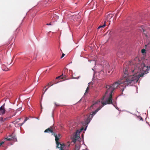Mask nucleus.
Masks as SVG:
<instances>
[{"mask_svg": "<svg viewBox=\"0 0 150 150\" xmlns=\"http://www.w3.org/2000/svg\"><path fill=\"white\" fill-rule=\"evenodd\" d=\"M129 62L128 66L124 64V79H120L116 81L112 86L114 90L119 87L123 92L127 86H131L137 83L140 77H142L146 74V70L147 67L144 64H142L140 66H135L134 64V61Z\"/></svg>", "mask_w": 150, "mask_h": 150, "instance_id": "1", "label": "nucleus"}, {"mask_svg": "<svg viewBox=\"0 0 150 150\" xmlns=\"http://www.w3.org/2000/svg\"><path fill=\"white\" fill-rule=\"evenodd\" d=\"M106 88L107 89L106 91L105 92V95L103 97L102 100H103L105 98L106 99V101L105 102L102 101V104L103 105L102 107L100 106L96 109L94 111L92 112V114H91L89 115V117L85 121L84 123H83V125L84 126L87 125L90 121V118L91 120L95 114L100 110L101 108L104 105L107 104H112V93L114 90V89L112 85H106Z\"/></svg>", "mask_w": 150, "mask_h": 150, "instance_id": "2", "label": "nucleus"}, {"mask_svg": "<svg viewBox=\"0 0 150 150\" xmlns=\"http://www.w3.org/2000/svg\"><path fill=\"white\" fill-rule=\"evenodd\" d=\"M55 141L56 142V147L57 148H59V150H63L65 149L66 147L65 144H61L58 141V139L56 137Z\"/></svg>", "mask_w": 150, "mask_h": 150, "instance_id": "3", "label": "nucleus"}, {"mask_svg": "<svg viewBox=\"0 0 150 150\" xmlns=\"http://www.w3.org/2000/svg\"><path fill=\"white\" fill-rule=\"evenodd\" d=\"M63 75V74H62V75L57 77L55 80L54 81L53 84H56L59 82L63 81V80H61V79H63L64 78V76H62Z\"/></svg>", "mask_w": 150, "mask_h": 150, "instance_id": "4", "label": "nucleus"}, {"mask_svg": "<svg viewBox=\"0 0 150 150\" xmlns=\"http://www.w3.org/2000/svg\"><path fill=\"white\" fill-rule=\"evenodd\" d=\"M5 139H6L7 140L9 141H11L14 140H15L16 141H17V140L16 138V137L15 135H14L13 134H12L11 135L8 136Z\"/></svg>", "mask_w": 150, "mask_h": 150, "instance_id": "5", "label": "nucleus"}, {"mask_svg": "<svg viewBox=\"0 0 150 150\" xmlns=\"http://www.w3.org/2000/svg\"><path fill=\"white\" fill-rule=\"evenodd\" d=\"M5 103L4 104L0 107V115H4L5 113V109L4 108Z\"/></svg>", "mask_w": 150, "mask_h": 150, "instance_id": "6", "label": "nucleus"}, {"mask_svg": "<svg viewBox=\"0 0 150 150\" xmlns=\"http://www.w3.org/2000/svg\"><path fill=\"white\" fill-rule=\"evenodd\" d=\"M100 100H98L95 103H93V104L90 106L89 109L91 110V108L95 109L97 106V105L98 104V103H100Z\"/></svg>", "mask_w": 150, "mask_h": 150, "instance_id": "7", "label": "nucleus"}, {"mask_svg": "<svg viewBox=\"0 0 150 150\" xmlns=\"http://www.w3.org/2000/svg\"><path fill=\"white\" fill-rule=\"evenodd\" d=\"M5 109L6 112L7 113H11L13 111V110L9 106H7Z\"/></svg>", "mask_w": 150, "mask_h": 150, "instance_id": "8", "label": "nucleus"}, {"mask_svg": "<svg viewBox=\"0 0 150 150\" xmlns=\"http://www.w3.org/2000/svg\"><path fill=\"white\" fill-rule=\"evenodd\" d=\"M44 132L46 133H52V134L53 135L54 133L52 129V127H51L50 128H48L47 129L45 130L44 131Z\"/></svg>", "mask_w": 150, "mask_h": 150, "instance_id": "9", "label": "nucleus"}, {"mask_svg": "<svg viewBox=\"0 0 150 150\" xmlns=\"http://www.w3.org/2000/svg\"><path fill=\"white\" fill-rule=\"evenodd\" d=\"M139 29L142 32H143L144 34L145 35L146 37H148V35H147V33L146 32V31L144 29V26H143L142 25L141 27H140L139 28Z\"/></svg>", "mask_w": 150, "mask_h": 150, "instance_id": "10", "label": "nucleus"}, {"mask_svg": "<svg viewBox=\"0 0 150 150\" xmlns=\"http://www.w3.org/2000/svg\"><path fill=\"white\" fill-rule=\"evenodd\" d=\"M113 16V14H112L110 13L108 14L106 17V20L105 21H106V22L108 21Z\"/></svg>", "mask_w": 150, "mask_h": 150, "instance_id": "11", "label": "nucleus"}, {"mask_svg": "<svg viewBox=\"0 0 150 150\" xmlns=\"http://www.w3.org/2000/svg\"><path fill=\"white\" fill-rule=\"evenodd\" d=\"M21 118H18L16 119L15 121H14L13 122V123L15 124V126L16 127H18V126H17V125L18 124V123L19 122L20 120H21Z\"/></svg>", "mask_w": 150, "mask_h": 150, "instance_id": "12", "label": "nucleus"}, {"mask_svg": "<svg viewBox=\"0 0 150 150\" xmlns=\"http://www.w3.org/2000/svg\"><path fill=\"white\" fill-rule=\"evenodd\" d=\"M28 119V118L27 117H26L25 119L24 120V121H23V122L22 123H20V124H17V126H21H21H22L25 122Z\"/></svg>", "mask_w": 150, "mask_h": 150, "instance_id": "13", "label": "nucleus"}, {"mask_svg": "<svg viewBox=\"0 0 150 150\" xmlns=\"http://www.w3.org/2000/svg\"><path fill=\"white\" fill-rule=\"evenodd\" d=\"M55 137V139H56V137H57L58 139V141L59 140L60 138V137L61 136V135L60 134H58V135H57V134L55 133H54V134L53 135Z\"/></svg>", "mask_w": 150, "mask_h": 150, "instance_id": "14", "label": "nucleus"}, {"mask_svg": "<svg viewBox=\"0 0 150 150\" xmlns=\"http://www.w3.org/2000/svg\"><path fill=\"white\" fill-rule=\"evenodd\" d=\"M106 21H105L104 22L103 25H100L98 28V29L101 28H104L106 25Z\"/></svg>", "mask_w": 150, "mask_h": 150, "instance_id": "15", "label": "nucleus"}, {"mask_svg": "<svg viewBox=\"0 0 150 150\" xmlns=\"http://www.w3.org/2000/svg\"><path fill=\"white\" fill-rule=\"evenodd\" d=\"M84 129L83 127H82L80 130H77L76 134L79 135V134L83 129Z\"/></svg>", "mask_w": 150, "mask_h": 150, "instance_id": "16", "label": "nucleus"}, {"mask_svg": "<svg viewBox=\"0 0 150 150\" xmlns=\"http://www.w3.org/2000/svg\"><path fill=\"white\" fill-rule=\"evenodd\" d=\"M3 70L4 71H8L9 69L8 68H7L4 65H3L2 66Z\"/></svg>", "mask_w": 150, "mask_h": 150, "instance_id": "17", "label": "nucleus"}, {"mask_svg": "<svg viewBox=\"0 0 150 150\" xmlns=\"http://www.w3.org/2000/svg\"><path fill=\"white\" fill-rule=\"evenodd\" d=\"M74 137L76 139V140H77L80 138V137L79 135L77 134H75V135L74 136Z\"/></svg>", "mask_w": 150, "mask_h": 150, "instance_id": "18", "label": "nucleus"}, {"mask_svg": "<svg viewBox=\"0 0 150 150\" xmlns=\"http://www.w3.org/2000/svg\"><path fill=\"white\" fill-rule=\"evenodd\" d=\"M105 67L106 69H110V65L108 63H107V65L105 66Z\"/></svg>", "mask_w": 150, "mask_h": 150, "instance_id": "19", "label": "nucleus"}, {"mask_svg": "<svg viewBox=\"0 0 150 150\" xmlns=\"http://www.w3.org/2000/svg\"><path fill=\"white\" fill-rule=\"evenodd\" d=\"M12 62V61L11 60V61H9L8 62H6V63L7 65H9V64H11Z\"/></svg>", "mask_w": 150, "mask_h": 150, "instance_id": "20", "label": "nucleus"}, {"mask_svg": "<svg viewBox=\"0 0 150 150\" xmlns=\"http://www.w3.org/2000/svg\"><path fill=\"white\" fill-rule=\"evenodd\" d=\"M76 139L74 137H73L72 139V141L74 143L76 142Z\"/></svg>", "mask_w": 150, "mask_h": 150, "instance_id": "21", "label": "nucleus"}, {"mask_svg": "<svg viewBox=\"0 0 150 150\" xmlns=\"http://www.w3.org/2000/svg\"><path fill=\"white\" fill-rule=\"evenodd\" d=\"M150 47V45L149 44H148L147 45H146L145 46V48L146 49H148V48H147V47Z\"/></svg>", "mask_w": 150, "mask_h": 150, "instance_id": "22", "label": "nucleus"}, {"mask_svg": "<svg viewBox=\"0 0 150 150\" xmlns=\"http://www.w3.org/2000/svg\"><path fill=\"white\" fill-rule=\"evenodd\" d=\"M146 50L145 49H143L142 50L141 52L142 53H145Z\"/></svg>", "mask_w": 150, "mask_h": 150, "instance_id": "23", "label": "nucleus"}, {"mask_svg": "<svg viewBox=\"0 0 150 150\" xmlns=\"http://www.w3.org/2000/svg\"><path fill=\"white\" fill-rule=\"evenodd\" d=\"M75 149L76 150H79V147L78 146H76Z\"/></svg>", "mask_w": 150, "mask_h": 150, "instance_id": "24", "label": "nucleus"}, {"mask_svg": "<svg viewBox=\"0 0 150 150\" xmlns=\"http://www.w3.org/2000/svg\"><path fill=\"white\" fill-rule=\"evenodd\" d=\"M0 121L1 122H4V119L2 117L0 118Z\"/></svg>", "mask_w": 150, "mask_h": 150, "instance_id": "25", "label": "nucleus"}, {"mask_svg": "<svg viewBox=\"0 0 150 150\" xmlns=\"http://www.w3.org/2000/svg\"><path fill=\"white\" fill-rule=\"evenodd\" d=\"M89 90V87L88 86L87 88L86 93H87L88 91Z\"/></svg>", "mask_w": 150, "mask_h": 150, "instance_id": "26", "label": "nucleus"}, {"mask_svg": "<svg viewBox=\"0 0 150 150\" xmlns=\"http://www.w3.org/2000/svg\"><path fill=\"white\" fill-rule=\"evenodd\" d=\"M65 55V54H64V53H63L62 54V57H61V58H63L64 56Z\"/></svg>", "mask_w": 150, "mask_h": 150, "instance_id": "27", "label": "nucleus"}, {"mask_svg": "<svg viewBox=\"0 0 150 150\" xmlns=\"http://www.w3.org/2000/svg\"><path fill=\"white\" fill-rule=\"evenodd\" d=\"M4 142H1L0 143V145H2V144H4Z\"/></svg>", "mask_w": 150, "mask_h": 150, "instance_id": "28", "label": "nucleus"}, {"mask_svg": "<svg viewBox=\"0 0 150 150\" xmlns=\"http://www.w3.org/2000/svg\"><path fill=\"white\" fill-rule=\"evenodd\" d=\"M48 88H46L45 89V91H44V92H43V95L45 93V92L46 91V90H47Z\"/></svg>", "mask_w": 150, "mask_h": 150, "instance_id": "29", "label": "nucleus"}, {"mask_svg": "<svg viewBox=\"0 0 150 150\" xmlns=\"http://www.w3.org/2000/svg\"><path fill=\"white\" fill-rule=\"evenodd\" d=\"M8 119V118H4V121H5V120H7Z\"/></svg>", "mask_w": 150, "mask_h": 150, "instance_id": "30", "label": "nucleus"}, {"mask_svg": "<svg viewBox=\"0 0 150 150\" xmlns=\"http://www.w3.org/2000/svg\"><path fill=\"white\" fill-rule=\"evenodd\" d=\"M46 25H51V23H47L46 24Z\"/></svg>", "mask_w": 150, "mask_h": 150, "instance_id": "31", "label": "nucleus"}, {"mask_svg": "<svg viewBox=\"0 0 150 150\" xmlns=\"http://www.w3.org/2000/svg\"><path fill=\"white\" fill-rule=\"evenodd\" d=\"M63 150H69V149H66V147H65V149H64Z\"/></svg>", "mask_w": 150, "mask_h": 150, "instance_id": "32", "label": "nucleus"}, {"mask_svg": "<svg viewBox=\"0 0 150 150\" xmlns=\"http://www.w3.org/2000/svg\"><path fill=\"white\" fill-rule=\"evenodd\" d=\"M55 105H56V106H59V105H58V104H56V103L55 104Z\"/></svg>", "mask_w": 150, "mask_h": 150, "instance_id": "33", "label": "nucleus"}, {"mask_svg": "<svg viewBox=\"0 0 150 150\" xmlns=\"http://www.w3.org/2000/svg\"><path fill=\"white\" fill-rule=\"evenodd\" d=\"M41 110H42V107L41 105Z\"/></svg>", "mask_w": 150, "mask_h": 150, "instance_id": "34", "label": "nucleus"}, {"mask_svg": "<svg viewBox=\"0 0 150 150\" xmlns=\"http://www.w3.org/2000/svg\"><path fill=\"white\" fill-rule=\"evenodd\" d=\"M87 126H86V128H85V129H84V130H86V127H87Z\"/></svg>", "mask_w": 150, "mask_h": 150, "instance_id": "35", "label": "nucleus"}, {"mask_svg": "<svg viewBox=\"0 0 150 150\" xmlns=\"http://www.w3.org/2000/svg\"><path fill=\"white\" fill-rule=\"evenodd\" d=\"M117 13H117L115 15V16H116L117 15Z\"/></svg>", "mask_w": 150, "mask_h": 150, "instance_id": "36", "label": "nucleus"}, {"mask_svg": "<svg viewBox=\"0 0 150 150\" xmlns=\"http://www.w3.org/2000/svg\"><path fill=\"white\" fill-rule=\"evenodd\" d=\"M47 71V69L45 71H44L43 72H45V73Z\"/></svg>", "mask_w": 150, "mask_h": 150, "instance_id": "37", "label": "nucleus"}, {"mask_svg": "<svg viewBox=\"0 0 150 150\" xmlns=\"http://www.w3.org/2000/svg\"><path fill=\"white\" fill-rule=\"evenodd\" d=\"M15 115V114L14 115H13L12 116H13Z\"/></svg>", "mask_w": 150, "mask_h": 150, "instance_id": "38", "label": "nucleus"}, {"mask_svg": "<svg viewBox=\"0 0 150 150\" xmlns=\"http://www.w3.org/2000/svg\"><path fill=\"white\" fill-rule=\"evenodd\" d=\"M141 119L143 120V119H142V117H141Z\"/></svg>", "mask_w": 150, "mask_h": 150, "instance_id": "39", "label": "nucleus"}, {"mask_svg": "<svg viewBox=\"0 0 150 150\" xmlns=\"http://www.w3.org/2000/svg\"><path fill=\"white\" fill-rule=\"evenodd\" d=\"M46 86H45V87H44V89L45 88H46Z\"/></svg>", "mask_w": 150, "mask_h": 150, "instance_id": "40", "label": "nucleus"}, {"mask_svg": "<svg viewBox=\"0 0 150 150\" xmlns=\"http://www.w3.org/2000/svg\"><path fill=\"white\" fill-rule=\"evenodd\" d=\"M48 85L49 86H50V85H49V84H48Z\"/></svg>", "mask_w": 150, "mask_h": 150, "instance_id": "41", "label": "nucleus"}, {"mask_svg": "<svg viewBox=\"0 0 150 150\" xmlns=\"http://www.w3.org/2000/svg\"><path fill=\"white\" fill-rule=\"evenodd\" d=\"M53 84H52L50 86H52Z\"/></svg>", "mask_w": 150, "mask_h": 150, "instance_id": "42", "label": "nucleus"}]
</instances>
